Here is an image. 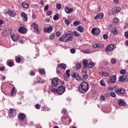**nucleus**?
<instances>
[{
	"label": "nucleus",
	"instance_id": "0e129e2a",
	"mask_svg": "<svg viewBox=\"0 0 128 128\" xmlns=\"http://www.w3.org/2000/svg\"><path fill=\"white\" fill-rule=\"evenodd\" d=\"M66 109H63V110H62V114H66Z\"/></svg>",
	"mask_w": 128,
	"mask_h": 128
},
{
	"label": "nucleus",
	"instance_id": "bf43d9fd",
	"mask_svg": "<svg viewBox=\"0 0 128 128\" xmlns=\"http://www.w3.org/2000/svg\"><path fill=\"white\" fill-rule=\"evenodd\" d=\"M116 59L114 58H112V60H111V62L112 64H116Z\"/></svg>",
	"mask_w": 128,
	"mask_h": 128
},
{
	"label": "nucleus",
	"instance_id": "37998d69",
	"mask_svg": "<svg viewBox=\"0 0 128 128\" xmlns=\"http://www.w3.org/2000/svg\"><path fill=\"white\" fill-rule=\"evenodd\" d=\"M54 34H50V40H54Z\"/></svg>",
	"mask_w": 128,
	"mask_h": 128
},
{
	"label": "nucleus",
	"instance_id": "9d476101",
	"mask_svg": "<svg viewBox=\"0 0 128 128\" xmlns=\"http://www.w3.org/2000/svg\"><path fill=\"white\" fill-rule=\"evenodd\" d=\"M114 92L118 94H124V88H116Z\"/></svg>",
	"mask_w": 128,
	"mask_h": 128
},
{
	"label": "nucleus",
	"instance_id": "a878e982",
	"mask_svg": "<svg viewBox=\"0 0 128 128\" xmlns=\"http://www.w3.org/2000/svg\"><path fill=\"white\" fill-rule=\"evenodd\" d=\"M94 62H90L88 63L87 66V68H94Z\"/></svg>",
	"mask_w": 128,
	"mask_h": 128
},
{
	"label": "nucleus",
	"instance_id": "aec40b11",
	"mask_svg": "<svg viewBox=\"0 0 128 128\" xmlns=\"http://www.w3.org/2000/svg\"><path fill=\"white\" fill-rule=\"evenodd\" d=\"M104 18V14L100 13L94 17V20H96L98 18H100V20H102V18Z\"/></svg>",
	"mask_w": 128,
	"mask_h": 128
},
{
	"label": "nucleus",
	"instance_id": "774afa93",
	"mask_svg": "<svg viewBox=\"0 0 128 128\" xmlns=\"http://www.w3.org/2000/svg\"><path fill=\"white\" fill-rule=\"evenodd\" d=\"M128 28V24L126 23L124 25V28Z\"/></svg>",
	"mask_w": 128,
	"mask_h": 128
},
{
	"label": "nucleus",
	"instance_id": "423d86ee",
	"mask_svg": "<svg viewBox=\"0 0 128 128\" xmlns=\"http://www.w3.org/2000/svg\"><path fill=\"white\" fill-rule=\"evenodd\" d=\"M58 80H60L58 78H54L51 82L52 86H54V88L58 86Z\"/></svg>",
	"mask_w": 128,
	"mask_h": 128
},
{
	"label": "nucleus",
	"instance_id": "2f4dec72",
	"mask_svg": "<svg viewBox=\"0 0 128 128\" xmlns=\"http://www.w3.org/2000/svg\"><path fill=\"white\" fill-rule=\"evenodd\" d=\"M8 34V32H6V30H4L2 32V36H6Z\"/></svg>",
	"mask_w": 128,
	"mask_h": 128
},
{
	"label": "nucleus",
	"instance_id": "6e6552de",
	"mask_svg": "<svg viewBox=\"0 0 128 128\" xmlns=\"http://www.w3.org/2000/svg\"><path fill=\"white\" fill-rule=\"evenodd\" d=\"M100 30L98 28H93L91 30V34L95 36L100 34Z\"/></svg>",
	"mask_w": 128,
	"mask_h": 128
},
{
	"label": "nucleus",
	"instance_id": "c03bdc74",
	"mask_svg": "<svg viewBox=\"0 0 128 128\" xmlns=\"http://www.w3.org/2000/svg\"><path fill=\"white\" fill-rule=\"evenodd\" d=\"M82 78L84 80H86L88 78V76L86 74H84L82 76Z\"/></svg>",
	"mask_w": 128,
	"mask_h": 128
},
{
	"label": "nucleus",
	"instance_id": "9b49d317",
	"mask_svg": "<svg viewBox=\"0 0 128 128\" xmlns=\"http://www.w3.org/2000/svg\"><path fill=\"white\" fill-rule=\"evenodd\" d=\"M7 14L10 16H12V18H15V16H16V13L14 10H9L7 12Z\"/></svg>",
	"mask_w": 128,
	"mask_h": 128
},
{
	"label": "nucleus",
	"instance_id": "ddd939ff",
	"mask_svg": "<svg viewBox=\"0 0 128 128\" xmlns=\"http://www.w3.org/2000/svg\"><path fill=\"white\" fill-rule=\"evenodd\" d=\"M120 7H116L112 9V13L113 14H118L119 12H120Z\"/></svg>",
	"mask_w": 128,
	"mask_h": 128
},
{
	"label": "nucleus",
	"instance_id": "052dcab7",
	"mask_svg": "<svg viewBox=\"0 0 128 128\" xmlns=\"http://www.w3.org/2000/svg\"><path fill=\"white\" fill-rule=\"evenodd\" d=\"M92 46L94 48H98V44H93L92 45Z\"/></svg>",
	"mask_w": 128,
	"mask_h": 128
},
{
	"label": "nucleus",
	"instance_id": "4d7b16f0",
	"mask_svg": "<svg viewBox=\"0 0 128 128\" xmlns=\"http://www.w3.org/2000/svg\"><path fill=\"white\" fill-rule=\"evenodd\" d=\"M100 98L102 100H106V96H104V95L101 96Z\"/></svg>",
	"mask_w": 128,
	"mask_h": 128
},
{
	"label": "nucleus",
	"instance_id": "58836bf2",
	"mask_svg": "<svg viewBox=\"0 0 128 128\" xmlns=\"http://www.w3.org/2000/svg\"><path fill=\"white\" fill-rule=\"evenodd\" d=\"M97 48H104V44H97Z\"/></svg>",
	"mask_w": 128,
	"mask_h": 128
},
{
	"label": "nucleus",
	"instance_id": "864d4df0",
	"mask_svg": "<svg viewBox=\"0 0 128 128\" xmlns=\"http://www.w3.org/2000/svg\"><path fill=\"white\" fill-rule=\"evenodd\" d=\"M50 92H52L54 93V92H56L57 90L56 88H52V89H50Z\"/></svg>",
	"mask_w": 128,
	"mask_h": 128
},
{
	"label": "nucleus",
	"instance_id": "a18cd8bd",
	"mask_svg": "<svg viewBox=\"0 0 128 128\" xmlns=\"http://www.w3.org/2000/svg\"><path fill=\"white\" fill-rule=\"evenodd\" d=\"M8 66H14V62H8Z\"/></svg>",
	"mask_w": 128,
	"mask_h": 128
},
{
	"label": "nucleus",
	"instance_id": "6e6d98bb",
	"mask_svg": "<svg viewBox=\"0 0 128 128\" xmlns=\"http://www.w3.org/2000/svg\"><path fill=\"white\" fill-rule=\"evenodd\" d=\"M112 34H114V35H116L118 34V30H114L113 32H112Z\"/></svg>",
	"mask_w": 128,
	"mask_h": 128
},
{
	"label": "nucleus",
	"instance_id": "f257e3e1",
	"mask_svg": "<svg viewBox=\"0 0 128 128\" xmlns=\"http://www.w3.org/2000/svg\"><path fill=\"white\" fill-rule=\"evenodd\" d=\"M73 36L72 31H68L59 38L60 42H68L72 40Z\"/></svg>",
	"mask_w": 128,
	"mask_h": 128
},
{
	"label": "nucleus",
	"instance_id": "f03ea898",
	"mask_svg": "<svg viewBox=\"0 0 128 128\" xmlns=\"http://www.w3.org/2000/svg\"><path fill=\"white\" fill-rule=\"evenodd\" d=\"M88 90V84L86 82L81 83L79 87V92L81 94H86Z\"/></svg>",
	"mask_w": 128,
	"mask_h": 128
},
{
	"label": "nucleus",
	"instance_id": "a19ab883",
	"mask_svg": "<svg viewBox=\"0 0 128 128\" xmlns=\"http://www.w3.org/2000/svg\"><path fill=\"white\" fill-rule=\"evenodd\" d=\"M16 62L19 63L20 62H22V59L18 57V58H16Z\"/></svg>",
	"mask_w": 128,
	"mask_h": 128
},
{
	"label": "nucleus",
	"instance_id": "412c9836",
	"mask_svg": "<svg viewBox=\"0 0 128 128\" xmlns=\"http://www.w3.org/2000/svg\"><path fill=\"white\" fill-rule=\"evenodd\" d=\"M118 104L120 106H126V102L122 100H118Z\"/></svg>",
	"mask_w": 128,
	"mask_h": 128
},
{
	"label": "nucleus",
	"instance_id": "5fc2aeb1",
	"mask_svg": "<svg viewBox=\"0 0 128 128\" xmlns=\"http://www.w3.org/2000/svg\"><path fill=\"white\" fill-rule=\"evenodd\" d=\"M56 36H60V32H56Z\"/></svg>",
	"mask_w": 128,
	"mask_h": 128
},
{
	"label": "nucleus",
	"instance_id": "f704fd0d",
	"mask_svg": "<svg viewBox=\"0 0 128 128\" xmlns=\"http://www.w3.org/2000/svg\"><path fill=\"white\" fill-rule=\"evenodd\" d=\"M113 22L114 24H118L120 22V20L118 18H114L113 20Z\"/></svg>",
	"mask_w": 128,
	"mask_h": 128
},
{
	"label": "nucleus",
	"instance_id": "c85d7f7f",
	"mask_svg": "<svg viewBox=\"0 0 128 128\" xmlns=\"http://www.w3.org/2000/svg\"><path fill=\"white\" fill-rule=\"evenodd\" d=\"M22 6L24 8H28L30 6L28 4L26 3V2H23L22 4Z\"/></svg>",
	"mask_w": 128,
	"mask_h": 128
},
{
	"label": "nucleus",
	"instance_id": "39448f33",
	"mask_svg": "<svg viewBox=\"0 0 128 128\" xmlns=\"http://www.w3.org/2000/svg\"><path fill=\"white\" fill-rule=\"evenodd\" d=\"M71 76L72 78H76V80H82V77L80 76L78 74L77 72H72L71 73Z\"/></svg>",
	"mask_w": 128,
	"mask_h": 128
},
{
	"label": "nucleus",
	"instance_id": "2eb2a0df",
	"mask_svg": "<svg viewBox=\"0 0 128 128\" xmlns=\"http://www.w3.org/2000/svg\"><path fill=\"white\" fill-rule=\"evenodd\" d=\"M110 82H112V84H114L116 82V76L114 75L112 76H111L109 78Z\"/></svg>",
	"mask_w": 128,
	"mask_h": 128
},
{
	"label": "nucleus",
	"instance_id": "c756f323",
	"mask_svg": "<svg viewBox=\"0 0 128 128\" xmlns=\"http://www.w3.org/2000/svg\"><path fill=\"white\" fill-rule=\"evenodd\" d=\"M72 36H80V34L76 31H74L72 32Z\"/></svg>",
	"mask_w": 128,
	"mask_h": 128
},
{
	"label": "nucleus",
	"instance_id": "69168bd1",
	"mask_svg": "<svg viewBox=\"0 0 128 128\" xmlns=\"http://www.w3.org/2000/svg\"><path fill=\"white\" fill-rule=\"evenodd\" d=\"M108 90H110V91L114 90V88H112V87H108Z\"/></svg>",
	"mask_w": 128,
	"mask_h": 128
},
{
	"label": "nucleus",
	"instance_id": "3c124183",
	"mask_svg": "<svg viewBox=\"0 0 128 128\" xmlns=\"http://www.w3.org/2000/svg\"><path fill=\"white\" fill-rule=\"evenodd\" d=\"M120 74H126V70H122L120 72Z\"/></svg>",
	"mask_w": 128,
	"mask_h": 128
},
{
	"label": "nucleus",
	"instance_id": "4468645a",
	"mask_svg": "<svg viewBox=\"0 0 128 128\" xmlns=\"http://www.w3.org/2000/svg\"><path fill=\"white\" fill-rule=\"evenodd\" d=\"M127 80H128L126 78V76H120L118 78V82H126Z\"/></svg>",
	"mask_w": 128,
	"mask_h": 128
},
{
	"label": "nucleus",
	"instance_id": "338daca9",
	"mask_svg": "<svg viewBox=\"0 0 128 128\" xmlns=\"http://www.w3.org/2000/svg\"><path fill=\"white\" fill-rule=\"evenodd\" d=\"M44 10H48V5H46L44 6Z\"/></svg>",
	"mask_w": 128,
	"mask_h": 128
},
{
	"label": "nucleus",
	"instance_id": "dca6fc26",
	"mask_svg": "<svg viewBox=\"0 0 128 128\" xmlns=\"http://www.w3.org/2000/svg\"><path fill=\"white\" fill-rule=\"evenodd\" d=\"M64 10H65L66 12L68 14H72V12H74V8H70L68 7H66Z\"/></svg>",
	"mask_w": 128,
	"mask_h": 128
},
{
	"label": "nucleus",
	"instance_id": "f8f14e48",
	"mask_svg": "<svg viewBox=\"0 0 128 128\" xmlns=\"http://www.w3.org/2000/svg\"><path fill=\"white\" fill-rule=\"evenodd\" d=\"M16 116V111L14 109H10L9 116H10V118H14Z\"/></svg>",
	"mask_w": 128,
	"mask_h": 128
},
{
	"label": "nucleus",
	"instance_id": "b1692460",
	"mask_svg": "<svg viewBox=\"0 0 128 128\" xmlns=\"http://www.w3.org/2000/svg\"><path fill=\"white\" fill-rule=\"evenodd\" d=\"M16 89L15 87H14L12 90L11 96H16Z\"/></svg>",
	"mask_w": 128,
	"mask_h": 128
},
{
	"label": "nucleus",
	"instance_id": "5701e85b",
	"mask_svg": "<svg viewBox=\"0 0 128 128\" xmlns=\"http://www.w3.org/2000/svg\"><path fill=\"white\" fill-rule=\"evenodd\" d=\"M26 118V115L24 113H20L19 114L18 118L20 120H24V119Z\"/></svg>",
	"mask_w": 128,
	"mask_h": 128
},
{
	"label": "nucleus",
	"instance_id": "79ce46f5",
	"mask_svg": "<svg viewBox=\"0 0 128 128\" xmlns=\"http://www.w3.org/2000/svg\"><path fill=\"white\" fill-rule=\"evenodd\" d=\"M45 72H46V71L44 70V69H41L40 70V74H44Z\"/></svg>",
	"mask_w": 128,
	"mask_h": 128
},
{
	"label": "nucleus",
	"instance_id": "4c0bfd02",
	"mask_svg": "<svg viewBox=\"0 0 128 128\" xmlns=\"http://www.w3.org/2000/svg\"><path fill=\"white\" fill-rule=\"evenodd\" d=\"M101 74H102L104 76H108L110 75V74L106 72H102Z\"/></svg>",
	"mask_w": 128,
	"mask_h": 128
},
{
	"label": "nucleus",
	"instance_id": "cd10ccee",
	"mask_svg": "<svg viewBox=\"0 0 128 128\" xmlns=\"http://www.w3.org/2000/svg\"><path fill=\"white\" fill-rule=\"evenodd\" d=\"M12 40L13 42H16V40H18V36L15 34L14 36L12 38Z\"/></svg>",
	"mask_w": 128,
	"mask_h": 128
},
{
	"label": "nucleus",
	"instance_id": "ea45409f",
	"mask_svg": "<svg viewBox=\"0 0 128 128\" xmlns=\"http://www.w3.org/2000/svg\"><path fill=\"white\" fill-rule=\"evenodd\" d=\"M57 10H60L62 8V4H58L56 6Z\"/></svg>",
	"mask_w": 128,
	"mask_h": 128
},
{
	"label": "nucleus",
	"instance_id": "603ef678",
	"mask_svg": "<svg viewBox=\"0 0 128 128\" xmlns=\"http://www.w3.org/2000/svg\"><path fill=\"white\" fill-rule=\"evenodd\" d=\"M108 34H104L103 36V38H104V40H108Z\"/></svg>",
	"mask_w": 128,
	"mask_h": 128
},
{
	"label": "nucleus",
	"instance_id": "680f3d73",
	"mask_svg": "<svg viewBox=\"0 0 128 128\" xmlns=\"http://www.w3.org/2000/svg\"><path fill=\"white\" fill-rule=\"evenodd\" d=\"M14 35H15V34H14V33L11 32L10 33V36L11 38H12V37L14 36Z\"/></svg>",
	"mask_w": 128,
	"mask_h": 128
},
{
	"label": "nucleus",
	"instance_id": "a211bd4d",
	"mask_svg": "<svg viewBox=\"0 0 128 128\" xmlns=\"http://www.w3.org/2000/svg\"><path fill=\"white\" fill-rule=\"evenodd\" d=\"M21 16L22 18H23L22 20H24V22L28 21V14H26L23 12L21 14Z\"/></svg>",
	"mask_w": 128,
	"mask_h": 128
},
{
	"label": "nucleus",
	"instance_id": "393cba45",
	"mask_svg": "<svg viewBox=\"0 0 128 128\" xmlns=\"http://www.w3.org/2000/svg\"><path fill=\"white\" fill-rule=\"evenodd\" d=\"M58 68H63V70H66V65L64 64H58Z\"/></svg>",
	"mask_w": 128,
	"mask_h": 128
},
{
	"label": "nucleus",
	"instance_id": "0eeeda50",
	"mask_svg": "<svg viewBox=\"0 0 128 128\" xmlns=\"http://www.w3.org/2000/svg\"><path fill=\"white\" fill-rule=\"evenodd\" d=\"M33 26V28L34 30V32L36 34H40V32L38 30V24L36 22H34L32 24Z\"/></svg>",
	"mask_w": 128,
	"mask_h": 128
},
{
	"label": "nucleus",
	"instance_id": "49530a36",
	"mask_svg": "<svg viewBox=\"0 0 128 128\" xmlns=\"http://www.w3.org/2000/svg\"><path fill=\"white\" fill-rule=\"evenodd\" d=\"M64 23L66 24V26H69L70 24V20H64Z\"/></svg>",
	"mask_w": 128,
	"mask_h": 128
},
{
	"label": "nucleus",
	"instance_id": "4be33fe9",
	"mask_svg": "<svg viewBox=\"0 0 128 128\" xmlns=\"http://www.w3.org/2000/svg\"><path fill=\"white\" fill-rule=\"evenodd\" d=\"M83 66H84V68L86 70V68H88V60H82V62Z\"/></svg>",
	"mask_w": 128,
	"mask_h": 128
},
{
	"label": "nucleus",
	"instance_id": "20e7f679",
	"mask_svg": "<svg viewBox=\"0 0 128 128\" xmlns=\"http://www.w3.org/2000/svg\"><path fill=\"white\" fill-rule=\"evenodd\" d=\"M66 92V87L64 86H59L57 89V94L60 96L62 94Z\"/></svg>",
	"mask_w": 128,
	"mask_h": 128
},
{
	"label": "nucleus",
	"instance_id": "de8ad7c7",
	"mask_svg": "<svg viewBox=\"0 0 128 128\" xmlns=\"http://www.w3.org/2000/svg\"><path fill=\"white\" fill-rule=\"evenodd\" d=\"M70 52L71 54H76V49L72 48L70 50Z\"/></svg>",
	"mask_w": 128,
	"mask_h": 128
},
{
	"label": "nucleus",
	"instance_id": "7ed1b4c3",
	"mask_svg": "<svg viewBox=\"0 0 128 128\" xmlns=\"http://www.w3.org/2000/svg\"><path fill=\"white\" fill-rule=\"evenodd\" d=\"M116 48L114 44H111L106 47V52H112Z\"/></svg>",
	"mask_w": 128,
	"mask_h": 128
},
{
	"label": "nucleus",
	"instance_id": "e2e57ef3",
	"mask_svg": "<svg viewBox=\"0 0 128 128\" xmlns=\"http://www.w3.org/2000/svg\"><path fill=\"white\" fill-rule=\"evenodd\" d=\"M124 34L126 38H128V32H125Z\"/></svg>",
	"mask_w": 128,
	"mask_h": 128
},
{
	"label": "nucleus",
	"instance_id": "13d9d810",
	"mask_svg": "<svg viewBox=\"0 0 128 128\" xmlns=\"http://www.w3.org/2000/svg\"><path fill=\"white\" fill-rule=\"evenodd\" d=\"M40 4L42 6H44V0L40 1Z\"/></svg>",
	"mask_w": 128,
	"mask_h": 128
},
{
	"label": "nucleus",
	"instance_id": "09e8293b",
	"mask_svg": "<svg viewBox=\"0 0 128 128\" xmlns=\"http://www.w3.org/2000/svg\"><path fill=\"white\" fill-rule=\"evenodd\" d=\"M35 108H36L37 110H40V105L39 104H36L35 106Z\"/></svg>",
	"mask_w": 128,
	"mask_h": 128
},
{
	"label": "nucleus",
	"instance_id": "f3484780",
	"mask_svg": "<svg viewBox=\"0 0 128 128\" xmlns=\"http://www.w3.org/2000/svg\"><path fill=\"white\" fill-rule=\"evenodd\" d=\"M18 32L20 34H26V29L24 26H21L18 29Z\"/></svg>",
	"mask_w": 128,
	"mask_h": 128
},
{
	"label": "nucleus",
	"instance_id": "7c9ffc66",
	"mask_svg": "<svg viewBox=\"0 0 128 128\" xmlns=\"http://www.w3.org/2000/svg\"><path fill=\"white\" fill-rule=\"evenodd\" d=\"M73 24L75 26H78L80 24V21L76 20L74 22Z\"/></svg>",
	"mask_w": 128,
	"mask_h": 128
},
{
	"label": "nucleus",
	"instance_id": "473e14b6",
	"mask_svg": "<svg viewBox=\"0 0 128 128\" xmlns=\"http://www.w3.org/2000/svg\"><path fill=\"white\" fill-rule=\"evenodd\" d=\"M58 14H56V15H54L53 17V19L54 20H58L59 17H58Z\"/></svg>",
	"mask_w": 128,
	"mask_h": 128
},
{
	"label": "nucleus",
	"instance_id": "72a5a7b5",
	"mask_svg": "<svg viewBox=\"0 0 128 128\" xmlns=\"http://www.w3.org/2000/svg\"><path fill=\"white\" fill-rule=\"evenodd\" d=\"M76 70H80L82 68V65L80 63L76 64Z\"/></svg>",
	"mask_w": 128,
	"mask_h": 128
},
{
	"label": "nucleus",
	"instance_id": "bb28decb",
	"mask_svg": "<svg viewBox=\"0 0 128 128\" xmlns=\"http://www.w3.org/2000/svg\"><path fill=\"white\" fill-rule=\"evenodd\" d=\"M78 32H84V28L82 26H80L78 27Z\"/></svg>",
	"mask_w": 128,
	"mask_h": 128
},
{
	"label": "nucleus",
	"instance_id": "8fccbe9b",
	"mask_svg": "<svg viewBox=\"0 0 128 128\" xmlns=\"http://www.w3.org/2000/svg\"><path fill=\"white\" fill-rule=\"evenodd\" d=\"M100 84L101 86H106V85H104V80H101L100 82Z\"/></svg>",
	"mask_w": 128,
	"mask_h": 128
},
{
	"label": "nucleus",
	"instance_id": "c9c22d12",
	"mask_svg": "<svg viewBox=\"0 0 128 128\" xmlns=\"http://www.w3.org/2000/svg\"><path fill=\"white\" fill-rule=\"evenodd\" d=\"M110 96H112V98H116V92H110Z\"/></svg>",
	"mask_w": 128,
	"mask_h": 128
},
{
	"label": "nucleus",
	"instance_id": "6ab92c4d",
	"mask_svg": "<svg viewBox=\"0 0 128 128\" xmlns=\"http://www.w3.org/2000/svg\"><path fill=\"white\" fill-rule=\"evenodd\" d=\"M52 26H50L48 28H44V32H47V34H50V32H52Z\"/></svg>",
	"mask_w": 128,
	"mask_h": 128
},
{
	"label": "nucleus",
	"instance_id": "e433bc0d",
	"mask_svg": "<svg viewBox=\"0 0 128 128\" xmlns=\"http://www.w3.org/2000/svg\"><path fill=\"white\" fill-rule=\"evenodd\" d=\"M82 52L84 54H90V49H86L83 50Z\"/></svg>",
	"mask_w": 128,
	"mask_h": 128
},
{
	"label": "nucleus",
	"instance_id": "1a4fd4ad",
	"mask_svg": "<svg viewBox=\"0 0 128 128\" xmlns=\"http://www.w3.org/2000/svg\"><path fill=\"white\" fill-rule=\"evenodd\" d=\"M70 70H68L66 73L64 74V80H68V78H70Z\"/></svg>",
	"mask_w": 128,
	"mask_h": 128
}]
</instances>
